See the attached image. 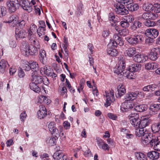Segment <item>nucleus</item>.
Masks as SVG:
<instances>
[{"mask_svg": "<svg viewBox=\"0 0 160 160\" xmlns=\"http://www.w3.org/2000/svg\"><path fill=\"white\" fill-rule=\"evenodd\" d=\"M119 32L120 35L122 36H125L128 33V31L127 29H123L121 31L119 30Z\"/></svg>", "mask_w": 160, "mask_h": 160, "instance_id": "nucleus-55", "label": "nucleus"}, {"mask_svg": "<svg viewBox=\"0 0 160 160\" xmlns=\"http://www.w3.org/2000/svg\"><path fill=\"white\" fill-rule=\"evenodd\" d=\"M143 24L148 27H153L156 25V23L154 22L151 21L150 19L144 21Z\"/></svg>", "mask_w": 160, "mask_h": 160, "instance_id": "nucleus-45", "label": "nucleus"}, {"mask_svg": "<svg viewBox=\"0 0 160 160\" xmlns=\"http://www.w3.org/2000/svg\"><path fill=\"white\" fill-rule=\"evenodd\" d=\"M127 7L129 10L132 12L137 11L139 8V6L137 3H130L128 5Z\"/></svg>", "mask_w": 160, "mask_h": 160, "instance_id": "nucleus-33", "label": "nucleus"}, {"mask_svg": "<svg viewBox=\"0 0 160 160\" xmlns=\"http://www.w3.org/2000/svg\"><path fill=\"white\" fill-rule=\"evenodd\" d=\"M126 92L124 86L122 84L119 85L118 87L117 92H116V97L119 98L124 95Z\"/></svg>", "mask_w": 160, "mask_h": 160, "instance_id": "nucleus-18", "label": "nucleus"}, {"mask_svg": "<svg viewBox=\"0 0 160 160\" xmlns=\"http://www.w3.org/2000/svg\"><path fill=\"white\" fill-rule=\"evenodd\" d=\"M20 3L22 8L28 12H31L33 9L32 5L28 0H20Z\"/></svg>", "mask_w": 160, "mask_h": 160, "instance_id": "nucleus-9", "label": "nucleus"}, {"mask_svg": "<svg viewBox=\"0 0 160 160\" xmlns=\"http://www.w3.org/2000/svg\"><path fill=\"white\" fill-rule=\"evenodd\" d=\"M52 70L50 68V67L46 65L41 68L40 72L41 74H45L47 76H50L51 74V72Z\"/></svg>", "mask_w": 160, "mask_h": 160, "instance_id": "nucleus-21", "label": "nucleus"}, {"mask_svg": "<svg viewBox=\"0 0 160 160\" xmlns=\"http://www.w3.org/2000/svg\"><path fill=\"white\" fill-rule=\"evenodd\" d=\"M31 76L32 81L36 83H41L42 82L43 78L42 76L38 75V72H32Z\"/></svg>", "mask_w": 160, "mask_h": 160, "instance_id": "nucleus-17", "label": "nucleus"}, {"mask_svg": "<svg viewBox=\"0 0 160 160\" xmlns=\"http://www.w3.org/2000/svg\"><path fill=\"white\" fill-rule=\"evenodd\" d=\"M63 126L65 129H68L70 127V124L67 121H65L63 123Z\"/></svg>", "mask_w": 160, "mask_h": 160, "instance_id": "nucleus-59", "label": "nucleus"}, {"mask_svg": "<svg viewBox=\"0 0 160 160\" xmlns=\"http://www.w3.org/2000/svg\"><path fill=\"white\" fill-rule=\"evenodd\" d=\"M148 133L146 130L142 128H137L135 130V134L138 137H143L145 135V133Z\"/></svg>", "mask_w": 160, "mask_h": 160, "instance_id": "nucleus-30", "label": "nucleus"}, {"mask_svg": "<svg viewBox=\"0 0 160 160\" xmlns=\"http://www.w3.org/2000/svg\"><path fill=\"white\" fill-rule=\"evenodd\" d=\"M158 17V15L157 14L148 12L143 13L141 17H139L138 19L144 20V21L149 19L155 20Z\"/></svg>", "mask_w": 160, "mask_h": 160, "instance_id": "nucleus-8", "label": "nucleus"}, {"mask_svg": "<svg viewBox=\"0 0 160 160\" xmlns=\"http://www.w3.org/2000/svg\"><path fill=\"white\" fill-rule=\"evenodd\" d=\"M146 33L150 37H153L155 38L158 36L159 32L155 29L149 28L146 30Z\"/></svg>", "mask_w": 160, "mask_h": 160, "instance_id": "nucleus-23", "label": "nucleus"}, {"mask_svg": "<svg viewBox=\"0 0 160 160\" xmlns=\"http://www.w3.org/2000/svg\"><path fill=\"white\" fill-rule=\"evenodd\" d=\"M37 115L40 119L43 118L47 115V112L46 108L43 105L40 106L39 111L37 112Z\"/></svg>", "mask_w": 160, "mask_h": 160, "instance_id": "nucleus-16", "label": "nucleus"}, {"mask_svg": "<svg viewBox=\"0 0 160 160\" xmlns=\"http://www.w3.org/2000/svg\"><path fill=\"white\" fill-rule=\"evenodd\" d=\"M97 143L99 148L105 151L108 150L109 149V147L108 144L105 143L102 139L99 138L97 140Z\"/></svg>", "mask_w": 160, "mask_h": 160, "instance_id": "nucleus-20", "label": "nucleus"}, {"mask_svg": "<svg viewBox=\"0 0 160 160\" xmlns=\"http://www.w3.org/2000/svg\"><path fill=\"white\" fill-rule=\"evenodd\" d=\"M126 39L130 44L134 45L142 42L144 40V37L140 34H135L127 37Z\"/></svg>", "mask_w": 160, "mask_h": 160, "instance_id": "nucleus-2", "label": "nucleus"}, {"mask_svg": "<svg viewBox=\"0 0 160 160\" xmlns=\"http://www.w3.org/2000/svg\"><path fill=\"white\" fill-rule=\"evenodd\" d=\"M153 41V39L149 37L146 38L145 39L146 43L149 45L152 44Z\"/></svg>", "mask_w": 160, "mask_h": 160, "instance_id": "nucleus-53", "label": "nucleus"}, {"mask_svg": "<svg viewBox=\"0 0 160 160\" xmlns=\"http://www.w3.org/2000/svg\"><path fill=\"white\" fill-rule=\"evenodd\" d=\"M148 57L143 54H138L134 57L133 60L138 63H142L145 62L147 59Z\"/></svg>", "mask_w": 160, "mask_h": 160, "instance_id": "nucleus-15", "label": "nucleus"}, {"mask_svg": "<svg viewBox=\"0 0 160 160\" xmlns=\"http://www.w3.org/2000/svg\"><path fill=\"white\" fill-rule=\"evenodd\" d=\"M135 155L138 160H148L147 156L142 153L136 152Z\"/></svg>", "mask_w": 160, "mask_h": 160, "instance_id": "nucleus-37", "label": "nucleus"}, {"mask_svg": "<svg viewBox=\"0 0 160 160\" xmlns=\"http://www.w3.org/2000/svg\"><path fill=\"white\" fill-rule=\"evenodd\" d=\"M147 106L145 104H140L136 105L134 107V109L137 112H142L146 110Z\"/></svg>", "mask_w": 160, "mask_h": 160, "instance_id": "nucleus-34", "label": "nucleus"}, {"mask_svg": "<svg viewBox=\"0 0 160 160\" xmlns=\"http://www.w3.org/2000/svg\"><path fill=\"white\" fill-rule=\"evenodd\" d=\"M37 32L39 37L42 35H44L45 32V27L43 26H40L37 29Z\"/></svg>", "mask_w": 160, "mask_h": 160, "instance_id": "nucleus-44", "label": "nucleus"}, {"mask_svg": "<svg viewBox=\"0 0 160 160\" xmlns=\"http://www.w3.org/2000/svg\"><path fill=\"white\" fill-rule=\"evenodd\" d=\"M16 37L17 39L19 38H24L27 33L24 30L19 29L18 28H16L15 30Z\"/></svg>", "mask_w": 160, "mask_h": 160, "instance_id": "nucleus-19", "label": "nucleus"}, {"mask_svg": "<svg viewBox=\"0 0 160 160\" xmlns=\"http://www.w3.org/2000/svg\"><path fill=\"white\" fill-rule=\"evenodd\" d=\"M39 59L41 62L43 64L46 63L47 60L46 54L44 50H41L39 52Z\"/></svg>", "mask_w": 160, "mask_h": 160, "instance_id": "nucleus-26", "label": "nucleus"}, {"mask_svg": "<svg viewBox=\"0 0 160 160\" xmlns=\"http://www.w3.org/2000/svg\"><path fill=\"white\" fill-rule=\"evenodd\" d=\"M154 140H155L154 143L151 146H153V148L155 150L160 151V136L155 137Z\"/></svg>", "mask_w": 160, "mask_h": 160, "instance_id": "nucleus-25", "label": "nucleus"}, {"mask_svg": "<svg viewBox=\"0 0 160 160\" xmlns=\"http://www.w3.org/2000/svg\"><path fill=\"white\" fill-rule=\"evenodd\" d=\"M134 72L131 71L130 70H129L126 71L123 74V76L127 77L128 78L132 79H134V77L133 76Z\"/></svg>", "mask_w": 160, "mask_h": 160, "instance_id": "nucleus-42", "label": "nucleus"}, {"mask_svg": "<svg viewBox=\"0 0 160 160\" xmlns=\"http://www.w3.org/2000/svg\"><path fill=\"white\" fill-rule=\"evenodd\" d=\"M157 64L155 62L148 63L145 65V68L148 70L155 69L157 67Z\"/></svg>", "mask_w": 160, "mask_h": 160, "instance_id": "nucleus-41", "label": "nucleus"}, {"mask_svg": "<svg viewBox=\"0 0 160 160\" xmlns=\"http://www.w3.org/2000/svg\"><path fill=\"white\" fill-rule=\"evenodd\" d=\"M18 0H9L7 2V8L10 13L16 11L18 6Z\"/></svg>", "mask_w": 160, "mask_h": 160, "instance_id": "nucleus-6", "label": "nucleus"}, {"mask_svg": "<svg viewBox=\"0 0 160 160\" xmlns=\"http://www.w3.org/2000/svg\"><path fill=\"white\" fill-rule=\"evenodd\" d=\"M147 156L151 159L157 160L159 157V154L156 151H152L147 153Z\"/></svg>", "mask_w": 160, "mask_h": 160, "instance_id": "nucleus-22", "label": "nucleus"}, {"mask_svg": "<svg viewBox=\"0 0 160 160\" xmlns=\"http://www.w3.org/2000/svg\"><path fill=\"white\" fill-rule=\"evenodd\" d=\"M0 10H1V14H0V17H2L4 16L6 13V9L4 7H0Z\"/></svg>", "mask_w": 160, "mask_h": 160, "instance_id": "nucleus-54", "label": "nucleus"}, {"mask_svg": "<svg viewBox=\"0 0 160 160\" xmlns=\"http://www.w3.org/2000/svg\"><path fill=\"white\" fill-rule=\"evenodd\" d=\"M115 11L118 14L125 15L128 13V10L123 5L117 4L115 6Z\"/></svg>", "mask_w": 160, "mask_h": 160, "instance_id": "nucleus-12", "label": "nucleus"}, {"mask_svg": "<svg viewBox=\"0 0 160 160\" xmlns=\"http://www.w3.org/2000/svg\"><path fill=\"white\" fill-rule=\"evenodd\" d=\"M142 26V23L138 21H135L131 24L130 28L131 30L135 31L140 28Z\"/></svg>", "mask_w": 160, "mask_h": 160, "instance_id": "nucleus-31", "label": "nucleus"}, {"mask_svg": "<svg viewBox=\"0 0 160 160\" xmlns=\"http://www.w3.org/2000/svg\"><path fill=\"white\" fill-rule=\"evenodd\" d=\"M25 73L22 68H19L18 70V75L20 78H23L25 76Z\"/></svg>", "mask_w": 160, "mask_h": 160, "instance_id": "nucleus-49", "label": "nucleus"}, {"mask_svg": "<svg viewBox=\"0 0 160 160\" xmlns=\"http://www.w3.org/2000/svg\"><path fill=\"white\" fill-rule=\"evenodd\" d=\"M154 11L156 13L160 12V4H155Z\"/></svg>", "mask_w": 160, "mask_h": 160, "instance_id": "nucleus-58", "label": "nucleus"}, {"mask_svg": "<svg viewBox=\"0 0 160 160\" xmlns=\"http://www.w3.org/2000/svg\"><path fill=\"white\" fill-rule=\"evenodd\" d=\"M139 92L138 91L128 92L124 97L125 101L128 102L133 100L136 98Z\"/></svg>", "mask_w": 160, "mask_h": 160, "instance_id": "nucleus-14", "label": "nucleus"}, {"mask_svg": "<svg viewBox=\"0 0 160 160\" xmlns=\"http://www.w3.org/2000/svg\"><path fill=\"white\" fill-rule=\"evenodd\" d=\"M17 19V16L16 15H13L9 18V20L7 21L6 22L7 23H9L14 21H16Z\"/></svg>", "mask_w": 160, "mask_h": 160, "instance_id": "nucleus-51", "label": "nucleus"}, {"mask_svg": "<svg viewBox=\"0 0 160 160\" xmlns=\"http://www.w3.org/2000/svg\"><path fill=\"white\" fill-rule=\"evenodd\" d=\"M85 81V80L84 78H82L80 80L79 84V87L81 90H82L83 88Z\"/></svg>", "mask_w": 160, "mask_h": 160, "instance_id": "nucleus-64", "label": "nucleus"}, {"mask_svg": "<svg viewBox=\"0 0 160 160\" xmlns=\"http://www.w3.org/2000/svg\"><path fill=\"white\" fill-rule=\"evenodd\" d=\"M39 98L41 100H42L43 102L46 103H49L50 102V100L48 99L47 98L43 95H41L40 96Z\"/></svg>", "mask_w": 160, "mask_h": 160, "instance_id": "nucleus-52", "label": "nucleus"}, {"mask_svg": "<svg viewBox=\"0 0 160 160\" xmlns=\"http://www.w3.org/2000/svg\"><path fill=\"white\" fill-rule=\"evenodd\" d=\"M23 68L25 70L29 71L31 70V67L30 65V63L28 62L27 63L24 64L23 65Z\"/></svg>", "mask_w": 160, "mask_h": 160, "instance_id": "nucleus-60", "label": "nucleus"}, {"mask_svg": "<svg viewBox=\"0 0 160 160\" xmlns=\"http://www.w3.org/2000/svg\"><path fill=\"white\" fill-rule=\"evenodd\" d=\"M51 146H54L56 142V138L55 137H49L46 141Z\"/></svg>", "mask_w": 160, "mask_h": 160, "instance_id": "nucleus-43", "label": "nucleus"}, {"mask_svg": "<svg viewBox=\"0 0 160 160\" xmlns=\"http://www.w3.org/2000/svg\"><path fill=\"white\" fill-rule=\"evenodd\" d=\"M61 151H58L54 153L53 157L54 160H59L63 155Z\"/></svg>", "mask_w": 160, "mask_h": 160, "instance_id": "nucleus-39", "label": "nucleus"}, {"mask_svg": "<svg viewBox=\"0 0 160 160\" xmlns=\"http://www.w3.org/2000/svg\"><path fill=\"white\" fill-rule=\"evenodd\" d=\"M155 137L151 133H145L144 136L142 137L141 142L144 145L149 144L151 146L154 143Z\"/></svg>", "mask_w": 160, "mask_h": 160, "instance_id": "nucleus-4", "label": "nucleus"}, {"mask_svg": "<svg viewBox=\"0 0 160 160\" xmlns=\"http://www.w3.org/2000/svg\"><path fill=\"white\" fill-rule=\"evenodd\" d=\"M120 5H127L130 3V0H116Z\"/></svg>", "mask_w": 160, "mask_h": 160, "instance_id": "nucleus-48", "label": "nucleus"}, {"mask_svg": "<svg viewBox=\"0 0 160 160\" xmlns=\"http://www.w3.org/2000/svg\"><path fill=\"white\" fill-rule=\"evenodd\" d=\"M29 87L31 90L37 93H39L40 91V88L34 82L30 83L29 84Z\"/></svg>", "mask_w": 160, "mask_h": 160, "instance_id": "nucleus-35", "label": "nucleus"}, {"mask_svg": "<svg viewBox=\"0 0 160 160\" xmlns=\"http://www.w3.org/2000/svg\"><path fill=\"white\" fill-rule=\"evenodd\" d=\"M114 91L112 90L110 91L109 92H106V102L104 104L105 107H107L110 105L112 101L111 99L114 97Z\"/></svg>", "mask_w": 160, "mask_h": 160, "instance_id": "nucleus-13", "label": "nucleus"}, {"mask_svg": "<svg viewBox=\"0 0 160 160\" xmlns=\"http://www.w3.org/2000/svg\"><path fill=\"white\" fill-rule=\"evenodd\" d=\"M120 24L122 27L124 28H127L130 25L129 23L125 20H123V18L122 21L120 22Z\"/></svg>", "mask_w": 160, "mask_h": 160, "instance_id": "nucleus-50", "label": "nucleus"}, {"mask_svg": "<svg viewBox=\"0 0 160 160\" xmlns=\"http://www.w3.org/2000/svg\"><path fill=\"white\" fill-rule=\"evenodd\" d=\"M25 21L24 20H22L20 22H18V28H20V29H22L23 28H24L25 25Z\"/></svg>", "mask_w": 160, "mask_h": 160, "instance_id": "nucleus-57", "label": "nucleus"}, {"mask_svg": "<svg viewBox=\"0 0 160 160\" xmlns=\"http://www.w3.org/2000/svg\"><path fill=\"white\" fill-rule=\"evenodd\" d=\"M121 107L125 112H127L132 108L133 106L130 102H128L125 101L122 103Z\"/></svg>", "mask_w": 160, "mask_h": 160, "instance_id": "nucleus-28", "label": "nucleus"}, {"mask_svg": "<svg viewBox=\"0 0 160 160\" xmlns=\"http://www.w3.org/2000/svg\"><path fill=\"white\" fill-rule=\"evenodd\" d=\"M149 109L150 113L155 114L160 109V104H154L150 105Z\"/></svg>", "mask_w": 160, "mask_h": 160, "instance_id": "nucleus-24", "label": "nucleus"}, {"mask_svg": "<svg viewBox=\"0 0 160 160\" xmlns=\"http://www.w3.org/2000/svg\"><path fill=\"white\" fill-rule=\"evenodd\" d=\"M160 54V48L157 47L152 49L149 55V58L152 60L155 61L157 59L159 55Z\"/></svg>", "mask_w": 160, "mask_h": 160, "instance_id": "nucleus-10", "label": "nucleus"}, {"mask_svg": "<svg viewBox=\"0 0 160 160\" xmlns=\"http://www.w3.org/2000/svg\"><path fill=\"white\" fill-rule=\"evenodd\" d=\"M134 18L132 15H128L125 16L123 17V20H125L128 23L131 22L132 20H134Z\"/></svg>", "mask_w": 160, "mask_h": 160, "instance_id": "nucleus-47", "label": "nucleus"}, {"mask_svg": "<svg viewBox=\"0 0 160 160\" xmlns=\"http://www.w3.org/2000/svg\"><path fill=\"white\" fill-rule=\"evenodd\" d=\"M115 18V15L113 13L111 12L109 13L108 15V19L109 21H113Z\"/></svg>", "mask_w": 160, "mask_h": 160, "instance_id": "nucleus-63", "label": "nucleus"}, {"mask_svg": "<svg viewBox=\"0 0 160 160\" xmlns=\"http://www.w3.org/2000/svg\"><path fill=\"white\" fill-rule=\"evenodd\" d=\"M136 53V49L134 48H130L126 50L125 53L126 55L129 57H132Z\"/></svg>", "mask_w": 160, "mask_h": 160, "instance_id": "nucleus-32", "label": "nucleus"}, {"mask_svg": "<svg viewBox=\"0 0 160 160\" xmlns=\"http://www.w3.org/2000/svg\"><path fill=\"white\" fill-rule=\"evenodd\" d=\"M109 44L108 45V48L107 49V53L109 55L112 57H115L117 56L118 52L116 49L110 48L112 47V48H115L117 47L118 45L120 46L123 45L124 42L122 38L117 34H115L113 36V39L110 40Z\"/></svg>", "mask_w": 160, "mask_h": 160, "instance_id": "nucleus-1", "label": "nucleus"}, {"mask_svg": "<svg viewBox=\"0 0 160 160\" xmlns=\"http://www.w3.org/2000/svg\"><path fill=\"white\" fill-rule=\"evenodd\" d=\"M141 68V65L138 63H136L129 66V69L131 71L134 72L140 70Z\"/></svg>", "mask_w": 160, "mask_h": 160, "instance_id": "nucleus-29", "label": "nucleus"}, {"mask_svg": "<svg viewBox=\"0 0 160 160\" xmlns=\"http://www.w3.org/2000/svg\"><path fill=\"white\" fill-rule=\"evenodd\" d=\"M125 68V62L123 60H120L118 62V64L114 68V72L117 74L123 75L124 72L123 71Z\"/></svg>", "mask_w": 160, "mask_h": 160, "instance_id": "nucleus-7", "label": "nucleus"}, {"mask_svg": "<svg viewBox=\"0 0 160 160\" xmlns=\"http://www.w3.org/2000/svg\"><path fill=\"white\" fill-rule=\"evenodd\" d=\"M31 69L33 72H38L39 70V66L38 63L36 62H33L32 63H30Z\"/></svg>", "mask_w": 160, "mask_h": 160, "instance_id": "nucleus-38", "label": "nucleus"}, {"mask_svg": "<svg viewBox=\"0 0 160 160\" xmlns=\"http://www.w3.org/2000/svg\"><path fill=\"white\" fill-rule=\"evenodd\" d=\"M20 120L24 122L27 117V115L26 113L25 112L23 111L20 114Z\"/></svg>", "mask_w": 160, "mask_h": 160, "instance_id": "nucleus-56", "label": "nucleus"}, {"mask_svg": "<svg viewBox=\"0 0 160 160\" xmlns=\"http://www.w3.org/2000/svg\"><path fill=\"white\" fill-rule=\"evenodd\" d=\"M151 128L152 132L153 133H156L160 130V128L157 123H155L152 124Z\"/></svg>", "mask_w": 160, "mask_h": 160, "instance_id": "nucleus-46", "label": "nucleus"}, {"mask_svg": "<svg viewBox=\"0 0 160 160\" xmlns=\"http://www.w3.org/2000/svg\"><path fill=\"white\" fill-rule=\"evenodd\" d=\"M17 71V69L15 67L12 66L9 69V73L10 75H13Z\"/></svg>", "mask_w": 160, "mask_h": 160, "instance_id": "nucleus-61", "label": "nucleus"}, {"mask_svg": "<svg viewBox=\"0 0 160 160\" xmlns=\"http://www.w3.org/2000/svg\"><path fill=\"white\" fill-rule=\"evenodd\" d=\"M22 52L24 55L27 56L29 55L35 56L38 53V48L33 46H29L27 44L25 46V48L22 51Z\"/></svg>", "mask_w": 160, "mask_h": 160, "instance_id": "nucleus-3", "label": "nucleus"}, {"mask_svg": "<svg viewBox=\"0 0 160 160\" xmlns=\"http://www.w3.org/2000/svg\"><path fill=\"white\" fill-rule=\"evenodd\" d=\"M108 116L109 118L113 120H116L117 118V117L116 115L112 113H108Z\"/></svg>", "mask_w": 160, "mask_h": 160, "instance_id": "nucleus-62", "label": "nucleus"}, {"mask_svg": "<svg viewBox=\"0 0 160 160\" xmlns=\"http://www.w3.org/2000/svg\"><path fill=\"white\" fill-rule=\"evenodd\" d=\"M8 64L7 62L4 59H2L0 61V72L3 73L5 72V69Z\"/></svg>", "mask_w": 160, "mask_h": 160, "instance_id": "nucleus-36", "label": "nucleus"}, {"mask_svg": "<svg viewBox=\"0 0 160 160\" xmlns=\"http://www.w3.org/2000/svg\"><path fill=\"white\" fill-rule=\"evenodd\" d=\"M153 6L152 4L145 3L143 5L142 8L144 10L147 12H150L153 10Z\"/></svg>", "mask_w": 160, "mask_h": 160, "instance_id": "nucleus-40", "label": "nucleus"}, {"mask_svg": "<svg viewBox=\"0 0 160 160\" xmlns=\"http://www.w3.org/2000/svg\"><path fill=\"white\" fill-rule=\"evenodd\" d=\"M128 118L132 125L134 127L138 128V123L140 121L138 113H132L128 116Z\"/></svg>", "mask_w": 160, "mask_h": 160, "instance_id": "nucleus-5", "label": "nucleus"}, {"mask_svg": "<svg viewBox=\"0 0 160 160\" xmlns=\"http://www.w3.org/2000/svg\"><path fill=\"white\" fill-rule=\"evenodd\" d=\"M55 122H51L48 124V128L52 134L57 133L58 132V130L55 127Z\"/></svg>", "mask_w": 160, "mask_h": 160, "instance_id": "nucleus-27", "label": "nucleus"}, {"mask_svg": "<svg viewBox=\"0 0 160 160\" xmlns=\"http://www.w3.org/2000/svg\"><path fill=\"white\" fill-rule=\"evenodd\" d=\"M151 120L147 117L144 116L142 118L141 120L140 119V121L139 122V126H138V128L139 127L144 129L151 123Z\"/></svg>", "mask_w": 160, "mask_h": 160, "instance_id": "nucleus-11", "label": "nucleus"}]
</instances>
